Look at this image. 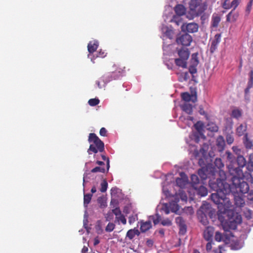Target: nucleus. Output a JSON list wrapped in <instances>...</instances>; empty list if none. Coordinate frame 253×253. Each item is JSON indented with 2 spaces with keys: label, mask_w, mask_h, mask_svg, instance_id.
Listing matches in <instances>:
<instances>
[{
  "label": "nucleus",
  "mask_w": 253,
  "mask_h": 253,
  "mask_svg": "<svg viewBox=\"0 0 253 253\" xmlns=\"http://www.w3.org/2000/svg\"><path fill=\"white\" fill-rule=\"evenodd\" d=\"M209 185L212 190L216 192L211 194V198L218 205V208H223L224 211L230 208L232 206L230 197L234 199L237 207H242L245 205V200L242 198L243 194L236 193L231 185L223 179H211Z\"/></svg>",
  "instance_id": "nucleus-1"
},
{
  "label": "nucleus",
  "mask_w": 253,
  "mask_h": 253,
  "mask_svg": "<svg viewBox=\"0 0 253 253\" xmlns=\"http://www.w3.org/2000/svg\"><path fill=\"white\" fill-rule=\"evenodd\" d=\"M209 149V145L204 143L199 151H194L195 157H200L198 163L201 168L197 170V174H226L220 158H216L213 164L210 163L214 155L211 151L208 152Z\"/></svg>",
  "instance_id": "nucleus-2"
},
{
  "label": "nucleus",
  "mask_w": 253,
  "mask_h": 253,
  "mask_svg": "<svg viewBox=\"0 0 253 253\" xmlns=\"http://www.w3.org/2000/svg\"><path fill=\"white\" fill-rule=\"evenodd\" d=\"M220 179H223L226 182L227 179H230L229 184L234 189L236 193L241 194H246L249 191V186L245 181L253 183V175H219ZM229 184V183H228Z\"/></svg>",
  "instance_id": "nucleus-3"
},
{
  "label": "nucleus",
  "mask_w": 253,
  "mask_h": 253,
  "mask_svg": "<svg viewBox=\"0 0 253 253\" xmlns=\"http://www.w3.org/2000/svg\"><path fill=\"white\" fill-rule=\"evenodd\" d=\"M207 9V5L202 0H191L189 2V11L186 17L189 19L202 14Z\"/></svg>",
  "instance_id": "nucleus-4"
},
{
  "label": "nucleus",
  "mask_w": 253,
  "mask_h": 253,
  "mask_svg": "<svg viewBox=\"0 0 253 253\" xmlns=\"http://www.w3.org/2000/svg\"><path fill=\"white\" fill-rule=\"evenodd\" d=\"M88 141L93 143L90 145L87 150L89 155L92 153L96 154L98 152H103L104 151V144L94 133H90L88 136Z\"/></svg>",
  "instance_id": "nucleus-5"
},
{
  "label": "nucleus",
  "mask_w": 253,
  "mask_h": 253,
  "mask_svg": "<svg viewBox=\"0 0 253 253\" xmlns=\"http://www.w3.org/2000/svg\"><path fill=\"white\" fill-rule=\"evenodd\" d=\"M176 51L179 57L175 59V64L178 67L186 68L187 67V61L190 55V51L185 47H181L180 48L177 47Z\"/></svg>",
  "instance_id": "nucleus-6"
},
{
  "label": "nucleus",
  "mask_w": 253,
  "mask_h": 253,
  "mask_svg": "<svg viewBox=\"0 0 253 253\" xmlns=\"http://www.w3.org/2000/svg\"><path fill=\"white\" fill-rule=\"evenodd\" d=\"M179 202V196H174L172 197L169 203L164 204L161 210L164 211L166 214L169 213L170 211L176 214H178V211L180 207L178 204Z\"/></svg>",
  "instance_id": "nucleus-7"
},
{
  "label": "nucleus",
  "mask_w": 253,
  "mask_h": 253,
  "mask_svg": "<svg viewBox=\"0 0 253 253\" xmlns=\"http://www.w3.org/2000/svg\"><path fill=\"white\" fill-rule=\"evenodd\" d=\"M247 163L248 162L242 155H238L234 165L230 166L233 169L230 174H245V172H243L242 169L245 166L247 168Z\"/></svg>",
  "instance_id": "nucleus-8"
},
{
  "label": "nucleus",
  "mask_w": 253,
  "mask_h": 253,
  "mask_svg": "<svg viewBox=\"0 0 253 253\" xmlns=\"http://www.w3.org/2000/svg\"><path fill=\"white\" fill-rule=\"evenodd\" d=\"M211 205L208 203L203 204L198 211L199 217L201 216V222L203 224L206 225L207 223V216L208 215L211 217Z\"/></svg>",
  "instance_id": "nucleus-9"
},
{
  "label": "nucleus",
  "mask_w": 253,
  "mask_h": 253,
  "mask_svg": "<svg viewBox=\"0 0 253 253\" xmlns=\"http://www.w3.org/2000/svg\"><path fill=\"white\" fill-rule=\"evenodd\" d=\"M193 40L192 37L189 34L183 33L179 34L176 38V42L178 44L188 46L190 45Z\"/></svg>",
  "instance_id": "nucleus-10"
},
{
  "label": "nucleus",
  "mask_w": 253,
  "mask_h": 253,
  "mask_svg": "<svg viewBox=\"0 0 253 253\" xmlns=\"http://www.w3.org/2000/svg\"><path fill=\"white\" fill-rule=\"evenodd\" d=\"M180 28L183 33L189 34L197 32L199 29V25L195 22L184 23H182Z\"/></svg>",
  "instance_id": "nucleus-11"
},
{
  "label": "nucleus",
  "mask_w": 253,
  "mask_h": 253,
  "mask_svg": "<svg viewBox=\"0 0 253 253\" xmlns=\"http://www.w3.org/2000/svg\"><path fill=\"white\" fill-rule=\"evenodd\" d=\"M155 215L156 217L151 216L148 221L141 222L140 229L142 232H145L152 227L151 220H153L155 225L158 223V213L156 212Z\"/></svg>",
  "instance_id": "nucleus-12"
},
{
  "label": "nucleus",
  "mask_w": 253,
  "mask_h": 253,
  "mask_svg": "<svg viewBox=\"0 0 253 253\" xmlns=\"http://www.w3.org/2000/svg\"><path fill=\"white\" fill-rule=\"evenodd\" d=\"M162 31L163 33L161 38L163 41H165L167 39L170 40L173 39L174 37L175 34L173 28L171 26H165L162 28Z\"/></svg>",
  "instance_id": "nucleus-13"
},
{
  "label": "nucleus",
  "mask_w": 253,
  "mask_h": 253,
  "mask_svg": "<svg viewBox=\"0 0 253 253\" xmlns=\"http://www.w3.org/2000/svg\"><path fill=\"white\" fill-rule=\"evenodd\" d=\"M225 155L226 156V159L227 162H228L227 167L228 169L229 173L230 174V172L232 171V170H233L232 168H231V167L230 166V165H234V163H235L237 156H235L233 154H232L229 151H226L225 152Z\"/></svg>",
  "instance_id": "nucleus-14"
},
{
  "label": "nucleus",
  "mask_w": 253,
  "mask_h": 253,
  "mask_svg": "<svg viewBox=\"0 0 253 253\" xmlns=\"http://www.w3.org/2000/svg\"><path fill=\"white\" fill-rule=\"evenodd\" d=\"M207 175H191V183L194 188L197 189V187L196 185L200 183L201 181H202V183H204L203 180L207 178Z\"/></svg>",
  "instance_id": "nucleus-15"
},
{
  "label": "nucleus",
  "mask_w": 253,
  "mask_h": 253,
  "mask_svg": "<svg viewBox=\"0 0 253 253\" xmlns=\"http://www.w3.org/2000/svg\"><path fill=\"white\" fill-rule=\"evenodd\" d=\"M175 222L179 226V233L184 235L187 228L185 221L181 216H178L175 218Z\"/></svg>",
  "instance_id": "nucleus-16"
},
{
  "label": "nucleus",
  "mask_w": 253,
  "mask_h": 253,
  "mask_svg": "<svg viewBox=\"0 0 253 253\" xmlns=\"http://www.w3.org/2000/svg\"><path fill=\"white\" fill-rule=\"evenodd\" d=\"M192 60H194V63L190 65L189 67V72L192 74V80L194 81V74L196 73L197 72V70L196 68V66L198 65L199 63V60L198 58L197 57V56L195 55L194 56V54H193L192 55Z\"/></svg>",
  "instance_id": "nucleus-17"
},
{
  "label": "nucleus",
  "mask_w": 253,
  "mask_h": 253,
  "mask_svg": "<svg viewBox=\"0 0 253 253\" xmlns=\"http://www.w3.org/2000/svg\"><path fill=\"white\" fill-rule=\"evenodd\" d=\"M174 174H186L187 172H189L188 166L186 165L177 166L175 165L173 169L172 173Z\"/></svg>",
  "instance_id": "nucleus-18"
},
{
  "label": "nucleus",
  "mask_w": 253,
  "mask_h": 253,
  "mask_svg": "<svg viewBox=\"0 0 253 253\" xmlns=\"http://www.w3.org/2000/svg\"><path fill=\"white\" fill-rule=\"evenodd\" d=\"M181 177L176 179V185L180 188H184L188 183L189 179L187 175H180Z\"/></svg>",
  "instance_id": "nucleus-19"
},
{
  "label": "nucleus",
  "mask_w": 253,
  "mask_h": 253,
  "mask_svg": "<svg viewBox=\"0 0 253 253\" xmlns=\"http://www.w3.org/2000/svg\"><path fill=\"white\" fill-rule=\"evenodd\" d=\"M221 41V34H216L214 37V39L211 42L210 52L212 53L217 48V46Z\"/></svg>",
  "instance_id": "nucleus-20"
},
{
  "label": "nucleus",
  "mask_w": 253,
  "mask_h": 253,
  "mask_svg": "<svg viewBox=\"0 0 253 253\" xmlns=\"http://www.w3.org/2000/svg\"><path fill=\"white\" fill-rule=\"evenodd\" d=\"M214 233V228L209 226L207 227L204 232V237L207 241H211Z\"/></svg>",
  "instance_id": "nucleus-21"
},
{
  "label": "nucleus",
  "mask_w": 253,
  "mask_h": 253,
  "mask_svg": "<svg viewBox=\"0 0 253 253\" xmlns=\"http://www.w3.org/2000/svg\"><path fill=\"white\" fill-rule=\"evenodd\" d=\"M243 142L245 148L247 149H251L253 147V141L248 137L247 133H245V134L244 135Z\"/></svg>",
  "instance_id": "nucleus-22"
},
{
  "label": "nucleus",
  "mask_w": 253,
  "mask_h": 253,
  "mask_svg": "<svg viewBox=\"0 0 253 253\" xmlns=\"http://www.w3.org/2000/svg\"><path fill=\"white\" fill-rule=\"evenodd\" d=\"M252 172H253V153L249 155L247 166V171H245V174H251Z\"/></svg>",
  "instance_id": "nucleus-23"
},
{
  "label": "nucleus",
  "mask_w": 253,
  "mask_h": 253,
  "mask_svg": "<svg viewBox=\"0 0 253 253\" xmlns=\"http://www.w3.org/2000/svg\"><path fill=\"white\" fill-rule=\"evenodd\" d=\"M181 98L182 99L186 102H189L190 101H192L193 102H195L197 100V96L196 95H190L188 92H185L181 93Z\"/></svg>",
  "instance_id": "nucleus-24"
},
{
  "label": "nucleus",
  "mask_w": 253,
  "mask_h": 253,
  "mask_svg": "<svg viewBox=\"0 0 253 253\" xmlns=\"http://www.w3.org/2000/svg\"><path fill=\"white\" fill-rule=\"evenodd\" d=\"M238 17V13L233 9L227 15L226 21L227 22H235Z\"/></svg>",
  "instance_id": "nucleus-25"
},
{
  "label": "nucleus",
  "mask_w": 253,
  "mask_h": 253,
  "mask_svg": "<svg viewBox=\"0 0 253 253\" xmlns=\"http://www.w3.org/2000/svg\"><path fill=\"white\" fill-rule=\"evenodd\" d=\"M175 15L182 16L186 14V8L182 4H177L174 7Z\"/></svg>",
  "instance_id": "nucleus-26"
},
{
  "label": "nucleus",
  "mask_w": 253,
  "mask_h": 253,
  "mask_svg": "<svg viewBox=\"0 0 253 253\" xmlns=\"http://www.w3.org/2000/svg\"><path fill=\"white\" fill-rule=\"evenodd\" d=\"M216 146L219 151H222L225 148V142L223 137L219 136L216 139Z\"/></svg>",
  "instance_id": "nucleus-27"
},
{
  "label": "nucleus",
  "mask_w": 253,
  "mask_h": 253,
  "mask_svg": "<svg viewBox=\"0 0 253 253\" xmlns=\"http://www.w3.org/2000/svg\"><path fill=\"white\" fill-rule=\"evenodd\" d=\"M98 47V42L97 41H91L87 45V49L90 54L94 52Z\"/></svg>",
  "instance_id": "nucleus-28"
},
{
  "label": "nucleus",
  "mask_w": 253,
  "mask_h": 253,
  "mask_svg": "<svg viewBox=\"0 0 253 253\" xmlns=\"http://www.w3.org/2000/svg\"><path fill=\"white\" fill-rule=\"evenodd\" d=\"M181 109L188 115H191L193 112V106L187 102L180 105Z\"/></svg>",
  "instance_id": "nucleus-29"
},
{
  "label": "nucleus",
  "mask_w": 253,
  "mask_h": 253,
  "mask_svg": "<svg viewBox=\"0 0 253 253\" xmlns=\"http://www.w3.org/2000/svg\"><path fill=\"white\" fill-rule=\"evenodd\" d=\"M228 239V237L226 234H222L219 231H216L215 233L214 240L217 242L225 241Z\"/></svg>",
  "instance_id": "nucleus-30"
},
{
  "label": "nucleus",
  "mask_w": 253,
  "mask_h": 253,
  "mask_svg": "<svg viewBox=\"0 0 253 253\" xmlns=\"http://www.w3.org/2000/svg\"><path fill=\"white\" fill-rule=\"evenodd\" d=\"M247 128L246 124H240L236 128L237 135L239 136L245 135V133L247 130Z\"/></svg>",
  "instance_id": "nucleus-31"
},
{
  "label": "nucleus",
  "mask_w": 253,
  "mask_h": 253,
  "mask_svg": "<svg viewBox=\"0 0 253 253\" xmlns=\"http://www.w3.org/2000/svg\"><path fill=\"white\" fill-rule=\"evenodd\" d=\"M205 139L206 137L204 134L198 133L196 132H194L191 136V138L192 140H194L196 143H199L200 141V138Z\"/></svg>",
  "instance_id": "nucleus-32"
},
{
  "label": "nucleus",
  "mask_w": 253,
  "mask_h": 253,
  "mask_svg": "<svg viewBox=\"0 0 253 253\" xmlns=\"http://www.w3.org/2000/svg\"><path fill=\"white\" fill-rule=\"evenodd\" d=\"M139 232L135 228L129 230L126 233V237L130 240H132L135 235H139Z\"/></svg>",
  "instance_id": "nucleus-33"
},
{
  "label": "nucleus",
  "mask_w": 253,
  "mask_h": 253,
  "mask_svg": "<svg viewBox=\"0 0 253 253\" xmlns=\"http://www.w3.org/2000/svg\"><path fill=\"white\" fill-rule=\"evenodd\" d=\"M195 128L197 130L196 132L204 134V124L201 121H198L194 125Z\"/></svg>",
  "instance_id": "nucleus-34"
},
{
  "label": "nucleus",
  "mask_w": 253,
  "mask_h": 253,
  "mask_svg": "<svg viewBox=\"0 0 253 253\" xmlns=\"http://www.w3.org/2000/svg\"><path fill=\"white\" fill-rule=\"evenodd\" d=\"M207 130L213 132L218 131V126L214 123H209L207 125Z\"/></svg>",
  "instance_id": "nucleus-35"
},
{
  "label": "nucleus",
  "mask_w": 253,
  "mask_h": 253,
  "mask_svg": "<svg viewBox=\"0 0 253 253\" xmlns=\"http://www.w3.org/2000/svg\"><path fill=\"white\" fill-rule=\"evenodd\" d=\"M230 130H231L230 133H227L226 134L225 137H226V141L228 144L231 145L232 144L234 141V138L233 135V132L231 131L232 129V126H230L229 127Z\"/></svg>",
  "instance_id": "nucleus-36"
},
{
  "label": "nucleus",
  "mask_w": 253,
  "mask_h": 253,
  "mask_svg": "<svg viewBox=\"0 0 253 253\" xmlns=\"http://www.w3.org/2000/svg\"><path fill=\"white\" fill-rule=\"evenodd\" d=\"M171 22L174 23L176 25L179 26L180 24L183 23L182 22V19L180 16L177 15H174L172 18L170 19Z\"/></svg>",
  "instance_id": "nucleus-37"
},
{
  "label": "nucleus",
  "mask_w": 253,
  "mask_h": 253,
  "mask_svg": "<svg viewBox=\"0 0 253 253\" xmlns=\"http://www.w3.org/2000/svg\"><path fill=\"white\" fill-rule=\"evenodd\" d=\"M159 223H160L163 226H169L172 224L171 220L169 218H162L159 215Z\"/></svg>",
  "instance_id": "nucleus-38"
},
{
  "label": "nucleus",
  "mask_w": 253,
  "mask_h": 253,
  "mask_svg": "<svg viewBox=\"0 0 253 253\" xmlns=\"http://www.w3.org/2000/svg\"><path fill=\"white\" fill-rule=\"evenodd\" d=\"M196 189H197V194L202 197H204L208 194V190L205 186L201 185Z\"/></svg>",
  "instance_id": "nucleus-39"
},
{
  "label": "nucleus",
  "mask_w": 253,
  "mask_h": 253,
  "mask_svg": "<svg viewBox=\"0 0 253 253\" xmlns=\"http://www.w3.org/2000/svg\"><path fill=\"white\" fill-rule=\"evenodd\" d=\"M220 21V18L219 16H217V15L213 16L212 17L211 22V26L214 28L217 27Z\"/></svg>",
  "instance_id": "nucleus-40"
},
{
  "label": "nucleus",
  "mask_w": 253,
  "mask_h": 253,
  "mask_svg": "<svg viewBox=\"0 0 253 253\" xmlns=\"http://www.w3.org/2000/svg\"><path fill=\"white\" fill-rule=\"evenodd\" d=\"M242 116V111L241 110L238 109H235L232 111L231 113V117L238 119L239 118H240Z\"/></svg>",
  "instance_id": "nucleus-41"
},
{
  "label": "nucleus",
  "mask_w": 253,
  "mask_h": 253,
  "mask_svg": "<svg viewBox=\"0 0 253 253\" xmlns=\"http://www.w3.org/2000/svg\"><path fill=\"white\" fill-rule=\"evenodd\" d=\"M253 86V70L249 73V78L247 83V87L252 88Z\"/></svg>",
  "instance_id": "nucleus-42"
},
{
  "label": "nucleus",
  "mask_w": 253,
  "mask_h": 253,
  "mask_svg": "<svg viewBox=\"0 0 253 253\" xmlns=\"http://www.w3.org/2000/svg\"><path fill=\"white\" fill-rule=\"evenodd\" d=\"M92 197V195L90 194H86L84 195V204L85 206H87L90 203Z\"/></svg>",
  "instance_id": "nucleus-43"
},
{
  "label": "nucleus",
  "mask_w": 253,
  "mask_h": 253,
  "mask_svg": "<svg viewBox=\"0 0 253 253\" xmlns=\"http://www.w3.org/2000/svg\"><path fill=\"white\" fill-rule=\"evenodd\" d=\"M106 169L104 167L99 166V167H96L93 169H91V172L92 173L95 172H101V173H105L106 172Z\"/></svg>",
  "instance_id": "nucleus-44"
},
{
  "label": "nucleus",
  "mask_w": 253,
  "mask_h": 253,
  "mask_svg": "<svg viewBox=\"0 0 253 253\" xmlns=\"http://www.w3.org/2000/svg\"><path fill=\"white\" fill-rule=\"evenodd\" d=\"M99 102V99L97 98L90 99L88 101V104L91 106H95L98 105Z\"/></svg>",
  "instance_id": "nucleus-45"
},
{
  "label": "nucleus",
  "mask_w": 253,
  "mask_h": 253,
  "mask_svg": "<svg viewBox=\"0 0 253 253\" xmlns=\"http://www.w3.org/2000/svg\"><path fill=\"white\" fill-rule=\"evenodd\" d=\"M108 187V183L106 180H104L101 183L100 191L105 192L106 191Z\"/></svg>",
  "instance_id": "nucleus-46"
},
{
  "label": "nucleus",
  "mask_w": 253,
  "mask_h": 253,
  "mask_svg": "<svg viewBox=\"0 0 253 253\" xmlns=\"http://www.w3.org/2000/svg\"><path fill=\"white\" fill-rule=\"evenodd\" d=\"M116 219L119 222L121 221L124 225L126 223V220L125 216L122 213L121 214V215H119L117 217H116Z\"/></svg>",
  "instance_id": "nucleus-47"
},
{
  "label": "nucleus",
  "mask_w": 253,
  "mask_h": 253,
  "mask_svg": "<svg viewBox=\"0 0 253 253\" xmlns=\"http://www.w3.org/2000/svg\"><path fill=\"white\" fill-rule=\"evenodd\" d=\"M115 227V225L113 223L109 222L105 228V231L106 232L112 231Z\"/></svg>",
  "instance_id": "nucleus-48"
},
{
  "label": "nucleus",
  "mask_w": 253,
  "mask_h": 253,
  "mask_svg": "<svg viewBox=\"0 0 253 253\" xmlns=\"http://www.w3.org/2000/svg\"><path fill=\"white\" fill-rule=\"evenodd\" d=\"M222 7L224 9H229L231 8L230 0H225L222 4Z\"/></svg>",
  "instance_id": "nucleus-49"
},
{
  "label": "nucleus",
  "mask_w": 253,
  "mask_h": 253,
  "mask_svg": "<svg viewBox=\"0 0 253 253\" xmlns=\"http://www.w3.org/2000/svg\"><path fill=\"white\" fill-rule=\"evenodd\" d=\"M106 221H111L114 218V214L111 211H108L105 216Z\"/></svg>",
  "instance_id": "nucleus-50"
},
{
  "label": "nucleus",
  "mask_w": 253,
  "mask_h": 253,
  "mask_svg": "<svg viewBox=\"0 0 253 253\" xmlns=\"http://www.w3.org/2000/svg\"><path fill=\"white\" fill-rule=\"evenodd\" d=\"M175 196H179V199L180 198L182 201L186 202L187 200V197L186 194L180 192L179 194H176Z\"/></svg>",
  "instance_id": "nucleus-51"
},
{
  "label": "nucleus",
  "mask_w": 253,
  "mask_h": 253,
  "mask_svg": "<svg viewBox=\"0 0 253 253\" xmlns=\"http://www.w3.org/2000/svg\"><path fill=\"white\" fill-rule=\"evenodd\" d=\"M253 1V0H250L247 4L246 9V12L247 15H248L250 13V12L252 9Z\"/></svg>",
  "instance_id": "nucleus-52"
},
{
  "label": "nucleus",
  "mask_w": 253,
  "mask_h": 253,
  "mask_svg": "<svg viewBox=\"0 0 253 253\" xmlns=\"http://www.w3.org/2000/svg\"><path fill=\"white\" fill-rule=\"evenodd\" d=\"M247 194L246 197L248 201L251 203H253V191H250L246 193Z\"/></svg>",
  "instance_id": "nucleus-53"
},
{
  "label": "nucleus",
  "mask_w": 253,
  "mask_h": 253,
  "mask_svg": "<svg viewBox=\"0 0 253 253\" xmlns=\"http://www.w3.org/2000/svg\"><path fill=\"white\" fill-rule=\"evenodd\" d=\"M240 1L241 0H233L231 2V8H233V9H235L239 4Z\"/></svg>",
  "instance_id": "nucleus-54"
},
{
  "label": "nucleus",
  "mask_w": 253,
  "mask_h": 253,
  "mask_svg": "<svg viewBox=\"0 0 253 253\" xmlns=\"http://www.w3.org/2000/svg\"><path fill=\"white\" fill-rule=\"evenodd\" d=\"M113 214L116 215V217H117L119 215H121L122 213L121 211L119 208H116L115 209H113L111 211Z\"/></svg>",
  "instance_id": "nucleus-55"
},
{
  "label": "nucleus",
  "mask_w": 253,
  "mask_h": 253,
  "mask_svg": "<svg viewBox=\"0 0 253 253\" xmlns=\"http://www.w3.org/2000/svg\"><path fill=\"white\" fill-rule=\"evenodd\" d=\"M106 52H105L104 51L100 50L97 52V55L96 56L100 58H104L106 56Z\"/></svg>",
  "instance_id": "nucleus-56"
},
{
  "label": "nucleus",
  "mask_w": 253,
  "mask_h": 253,
  "mask_svg": "<svg viewBox=\"0 0 253 253\" xmlns=\"http://www.w3.org/2000/svg\"><path fill=\"white\" fill-rule=\"evenodd\" d=\"M107 131L105 127L101 128V129H100V131H99L100 135L102 136H107Z\"/></svg>",
  "instance_id": "nucleus-57"
},
{
  "label": "nucleus",
  "mask_w": 253,
  "mask_h": 253,
  "mask_svg": "<svg viewBox=\"0 0 253 253\" xmlns=\"http://www.w3.org/2000/svg\"><path fill=\"white\" fill-rule=\"evenodd\" d=\"M102 158L104 161H106L107 163V171H108L110 165H109V160L108 158H107L105 155H102Z\"/></svg>",
  "instance_id": "nucleus-58"
},
{
  "label": "nucleus",
  "mask_w": 253,
  "mask_h": 253,
  "mask_svg": "<svg viewBox=\"0 0 253 253\" xmlns=\"http://www.w3.org/2000/svg\"><path fill=\"white\" fill-rule=\"evenodd\" d=\"M246 218L248 219L252 218V212L250 210L248 211L246 213H245Z\"/></svg>",
  "instance_id": "nucleus-59"
},
{
  "label": "nucleus",
  "mask_w": 253,
  "mask_h": 253,
  "mask_svg": "<svg viewBox=\"0 0 253 253\" xmlns=\"http://www.w3.org/2000/svg\"><path fill=\"white\" fill-rule=\"evenodd\" d=\"M199 112L201 115H204L206 114V112L204 111L203 107L202 105H200L199 106Z\"/></svg>",
  "instance_id": "nucleus-60"
},
{
  "label": "nucleus",
  "mask_w": 253,
  "mask_h": 253,
  "mask_svg": "<svg viewBox=\"0 0 253 253\" xmlns=\"http://www.w3.org/2000/svg\"><path fill=\"white\" fill-rule=\"evenodd\" d=\"M211 242H209V243H207V245H206V249H207V250L208 251H210L211 249V248H212V240L211 241H210Z\"/></svg>",
  "instance_id": "nucleus-61"
},
{
  "label": "nucleus",
  "mask_w": 253,
  "mask_h": 253,
  "mask_svg": "<svg viewBox=\"0 0 253 253\" xmlns=\"http://www.w3.org/2000/svg\"><path fill=\"white\" fill-rule=\"evenodd\" d=\"M183 79L184 81H187L190 77L188 72H185L183 73Z\"/></svg>",
  "instance_id": "nucleus-62"
},
{
  "label": "nucleus",
  "mask_w": 253,
  "mask_h": 253,
  "mask_svg": "<svg viewBox=\"0 0 253 253\" xmlns=\"http://www.w3.org/2000/svg\"><path fill=\"white\" fill-rule=\"evenodd\" d=\"M232 150L237 155H239L238 152H240V150L236 146H233L232 147Z\"/></svg>",
  "instance_id": "nucleus-63"
},
{
  "label": "nucleus",
  "mask_w": 253,
  "mask_h": 253,
  "mask_svg": "<svg viewBox=\"0 0 253 253\" xmlns=\"http://www.w3.org/2000/svg\"><path fill=\"white\" fill-rule=\"evenodd\" d=\"M135 220V218L133 216H130L128 219V222L130 224L134 222Z\"/></svg>",
  "instance_id": "nucleus-64"
}]
</instances>
